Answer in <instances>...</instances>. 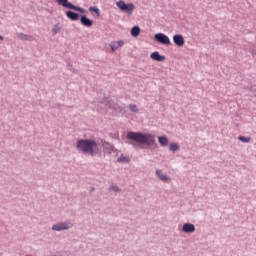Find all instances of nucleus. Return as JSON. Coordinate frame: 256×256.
<instances>
[{"mask_svg": "<svg viewBox=\"0 0 256 256\" xmlns=\"http://www.w3.org/2000/svg\"><path fill=\"white\" fill-rule=\"evenodd\" d=\"M73 227V223L71 222H61L58 224H54L52 226V231H67V229H71Z\"/></svg>", "mask_w": 256, "mask_h": 256, "instance_id": "39448f33", "label": "nucleus"}, {"mask_svg": "<svg viewBox=\"0 0 256 256\" xmlns=\"http://www.w3.org/2000/svg\"><path fill=\"white\" fill-rule=\"evenodd\" d=\"M154 38L156 41H158V43H161L162 45H171V40L167 37V35L163 33L156 34Z\"/></svg>", "mask_w": 256, "mask_h": 256, "instance_id": "423d86ee", "label": "nucleus"}, {"mask_svg": "<svg viewBox=\"0 0 256 256\" xmlns=\"http://www.w3.org/2000/svg\"><path fill=\"white\" fill-rule=\"evenodd\" d=\"M116 6L118 7V9H120V11H122V13H127L128 15L133 14V11H135V4H127L123 0H119L118 2H116Z\"/></svg>", "mask_w": 256, "mask_h": 256, "instance_id": "7ed1b4c3", "label": "nucleus"}, {"mask_svg": "<svg viewBox=\"0 0 256 256\" xmlns=\"http://www.w3.org/2000/svg\"><path fill=\"white\" fill-rule=\"evenodd\" d=\"M18 39H21V41H33V36H29V35L20 33V34H18Z\"/></svg>", "mask_w": 256, "mask_h": 256, "instance_id": "dca6fc26", "label": "nucleus"}, {"mask_svg": "<svg viewBox=\"0 0 256 256\" xmlns=\"http://www.w3.org/2000/svg\"><path fill=\"white\" fill-rule=\"evenodd\" d=\"M158 142L160 143L161 147H167L169 145V138H167V136H159Z\"/></svg>", "mask_w": 256, "mask_h": 256, "instance_id": "f8f14e48", "label": "nucleus"}, {"mask_svg": "<svg viewBox=\"0 0 256 256\" xmlns=\"http://www.w3.org/2000/svg\"><path fill=\"white\" fill-rule=\"evenodd\" d=\"M125 45V42L123 40L114 41L110 43V48L112 52L117 51L120 47H123Z\"/></svg>", "mask_w": 256, "mask_h": 256, "instance_id": "6e6552de", "label": "nucleus"}, {"mask_svg": "<svg viewBox=\"0 0 256 256\" xmlns=\"http://www.w3.org/2000/svg\"><path fill=\"white\" fill-rule=\"evenodd\" d=\"M139 33H141V28L139 26H134L131 29V35L132 37H139Z\"/></svg>", "mask_w": 256, "mask_h": 256, "instance_id": "2eb2a0df", "label": "nucleus"}, {"mask_svg": "<svg viewBox=\"0 0 256 256\" xmlns=\"http://www.w3.org/2000/svg\"><path fill=\"white\" fill-rule=\"evenodd\" d=\"M127 139L130 141H135V143H140V145H155V136L153 134H144L141 132H129L127 134Z\"/></svg>", "mask_w": 256, "mask_h": 256, "instance_id": "f03ea898", "label": "nucleus"}, {"mask_svg": "<svg viewBox=\"0 0 256 256\" xmlns=\"http://www.w3.org/2000/svg\"><path fill=\"white\" fill-rule=\"evenodd\" d=\"M56 3L60 5V7H64L65 9H71L72 11H78V13H87L85 9L73 5L69 0H56Z\"/></svg>", "mask_w": 256, "mask_h": 256, "instance_id": "20e7f679", "label": "nucleus"}, {"mask_svg": "<svg viewBox=\"0 0 256 256\" xmlns=\"http://www.w3.org/2000/svg\"><path fill=\"white\" fill-rule=\"evenodd\" d=\"M89 11L92 12V13H96L97 17H99L101 15V12L99 11V8L97 7H89Z\"/></svg>", "mask_w": 256, "mask_h": 256, "instance_id": "f3484780", "label": "nucleus"}, {"mask_svg": "<svg viewBox=\"0 0 256 256\" xmlns=\"http://www.w3.org/2000/svg\"><path fill=\"white\" fill-rule=\"evenodd\" d=\"M150 57L153 61H165V56H161L159 52H153Z\"/></svg>", "mask_w": 256, "mask_h": 256, "instance_id": "ddd939ff", "label": "nucleus"}, {"mask_svg": "<svg viewBox=\"0 0 256 256\" xmlns=\"http://www.w3.org/2000/svg\"><path fill=\"white\" fill-rule=\"evenodd\" d=\"M59 31H61V27H59V26H54V28L52 29L53 35H57V33H59Z\"/></svg>", "mask_w": 256, "mask_h": 256, "instance_id": "4be33fe9", "label": "nucleus"}, {"mask_svg": "<svg viewBox=\"0 0 256 256\" xmlns=\"http://www.w3.org/2000/svg\"><path fill=\"white\" fill-rule=\"evenodd\" d=\"M156 175L159 177L160 181H164L165 183L171 181V178L167 176V174H163V171L157 170Z\"/></svg>", "mask_w": 256, "mask_h": 256, "instance_id": "9b49d317", "label": "nucleus"}, {"mask_svg": "<svg viewBox=\"0 0 256 256\" xmlns=\"http://www.w3.org/2000/svg\"><path fill=\"white\" fill-rule=\"evenodd\" d=\"M183 233H195V225L186 223L182 227Z\"/></svg>", "mask_w": 256, "mask_h": 256, "instance_id": "9d476101", "label": "nucleus"}, {"mask_svg": "<svg viewBox=\"0 0 256 256\" xmlns=\"http://www.w3.org/2000/svg\"><path fill=\"white\" fill-rule=\"evenodd\" d=\"M0 41H3V36H0Z\"/></svg>", "mask_w": 256, "mask_h": 256, "instance_id": "b1692460", "label": "nucleus"}, {"mask_svg": "<svg viewBox=\"0 0 256 256\" xmlns=\"http://www.w3.org/2000/svg\"><path fill=\"white\" fill-rule=\"evenodd\" d=\"M76 148L82 153H88V155H97L99 153V144L95 140L80 139L76 142Z\"/></svg>", "mask_w": 256, "mask_h": 256, "instance_id": "f257e3e1", "label": "nucleus"}, {"mask_svg": "<svg viewBox=\"0 0 256 256\" xmlns=\"http://www.w3.org/2000/svg\"><path fill=\"white\" fill-rule=\"evenodd\" d=\"M80 23H81L84 27H93V20L87 18L86 16H81V17H80Z\"/></svg>", "mask_w": 256, "mask_h": 256, "instance_id": "1a4fd4ad", "label": "nucleus"}, {"mask_svg": "<svg viewBox=\"0 0 256 256\" xmlns=\"http://www.w3.org/2000/svg\"><path fill=\"white\" fill-rule=\"evenodd\" d=\"M239 141H242V143H249L251 141V137H245V136H239Z\"/></svg>", "mask_w": 256, "mask_h": 256, "instance_id": "6ab92c4d", "label": "nucleus"}, {"mask_svg": "<svg viewBox=\"0 0 256 256\" xmlns=\"http://www.w3.org/2000/svg\"><path fill=\"white\" fill-rule=\"evenodd\" d=\"M169 149H170V151H179V144H177V143H171V144L169 145Z\"/></svg>", "mask_w": 256, "mask_h": 256, "instance_id": "a211bd4d", "label": "nucleus"}, {"mask_svg": "<svg viewBox=\"0 0 256 256\" xmlns=\"http://www.w3.org/2000/svg\"><path fill=\"white\" fill-rule=\"evenodd\" d=\"M118 163H129V157L121 156L120 158H118Z\"/></svg>", "mask_w": 256, "mask_h": 256, "instance_id": "aec40b11", "label": "nucleus"}, {"mask_svg": "<svg viewBox=\"0 0 256 256\" xmlns=\"http://www.w3.org/2000/svg\"><path fill=\"white\" fill-rule=\"evenodd\" d=\"M66 16L68 17V19H70L71 21H77L79 19V14L73 12V11H68L66 12Z\"/></svg>", "mask_w": 256, "mask_h": 256, "instance_id": "4468645a", "label": "nucleus"}, {"mask_svg": "<svg viewBox=\"0 0 256 256\" xmlns=\"http://www.w3.org/2000/svg\"><path fill=\"white\" fill-rule=\"evenodd\" d=\"M129 109L132 111V113H139V109H137V105L135 104H130Z\"/></svg>", "mask_w": 256, "mask_h": 256, "instance_id": "412c9836", "label": "nucleus"}, {"mask_svg": "<svg viewBox=\"0 0 256 256\" xmlns=\"http://www.w3.org/2000/svg\"><path fill=\"white\" fill-rule=\"evenodd\" d=\"M173 41L177 47H183V45H185V38H183V35L181 34L174 35Z\"/></svg>", "mask_w": 256, "mask_h": 256, "instance_id": "0eeeda50", "label": "nucleus"}, {"mask_svg": "<svg viewBox=\"0 0 256 256\" xmlns=\"http://www.w3.org/2000/svg\"><path fill=\"white\" fill-rule=\"evenodd\" d=\"M110 189L112 191H114L115 193H117V191H119V187H117V186H111Z\"/></svg>", "mask_w": 256, "mask_h": 256, "instance_id": "5701e85b", "label": "nucleus"}]
</instances>
